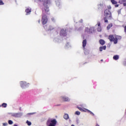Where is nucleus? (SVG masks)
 <instances>
[{"label":"nucleus","mask_w":126,"mask_h":126,"mask_svg":"<svg viewBox=\"0 0 126 126\" xmlns=\"http://www.w3.org/2000/svg\"><path fill=\"white\" fill-rule=\"evenodd\" d=\"M108 39L110 42H113L114 44H118V40H121L122 36L111 34L109 35Z\"/></svg>","instance_id":"nucleus-1"},{"label":"nucleus","mask_w":126,"mask_h":126,"mask_svg":"<svg viewBox=\"0 0 126 126\" xmlns=\"http://www.w3.org/2000/svg\"><path fill=\"white\" fill-rule=\"evenodd\" d=\"M103 20L105 23H108V19H112V13L108 9L104 10Z\"/></svg>","instance_id":"nucleus-2"},{"label":"nucleus","mask_w":126,"mask_h":126,"mask_svg":"<svg viewBox=\"0 0 126 126\" xmlns=\"http://www.w3.org/2000/svg\"><path fill=\"white\" fill-rule=\"evenodd\" d=\"M46 125L48 126H56L57 125V120L56 119H48Z\"/></svg>","instance_id":"nucleus-3"},{"label":"nucleus","mask_w":126,"mask_h":126,"mask_svg":"<svg viewBox=\"0 0 126 126\" xmlns=\"http://www.w3.org/2000/svg\"><path fill=\"white\" fill-rule=\"evenodd\" d=\"M50 12V9L48 6H44V8L42 9V15H46L48 14Z\"/></svg>","instance_id":"nucleus-4"},{"label":"nucleus","mask_w":126,"mask_h":126,"mask_svg":"<svg viewBox=\"0 0 126 126\" xmlns=\"http://www.w3.org/2000/svg\"><path fill=\"white\" fill-rule=\"evenodd\" d=\"M41 21L43 25L47 24V22H48V18L47 17L46 15H42Z\"/></svg>","instance_id":"nucleus-5"},{"label":"nucleus","mask_w":126,"mask_h":126,"mask_svg":"<svg viewBox=\"0 0 126 126\" xmlns=\"http://www.w3.org/2000/svg\"><path fill=\"white\" fill-rule=\"evenodd\" d=\"M61 102H68L69 101V98L66 96H62L61 97Z\"/></svg>","instance_id":"nucleus-6"},{"label":"nucleus","mask_w":126,"mask_h":126,"mask_svg":"<svg viewBox=\"0 0 126 126\" xmlns=\"http://www.w3.org/2000/svg\"><path fill=\"white\" fill-rule=\"evenodd\" d=\"M60 35L64 37L66 36V30L62 29L60 31Z\"/></svg>","instance_id":"nucleus-7"},{"label":"nucleus","mask_w":126,"mask_h":126,"mask_svg":"<svg viewBox=\"0 0 126 126\" xmlns=\"http://www.w3.org/2000/svg\"><path fill=\"white\" fill-rule=\"evenodd\" d=\"M48 4H51V0H44L43 1V6H48Z\"/></svg>","instance_id":"nucleus-8"},{"label":"nucleus","mask_w":126,"mask_h":126,"mask_svg":"<svg viewBox=\"0 0 126 126\" xmlns=\"http://www.w3.org/2000/svg\"><path fill=\"white\" fill-rule=\"evenodd\" d=\"M92 28L89 29L88 28H86L85 30V32H87V33H89V34H90V33H92Z\"/></svg>","instance_id":"nucleus-9"},{"label":"nucleus","mask_w":126,"mask_h":126,"mask_svg":"<svg viewBox=\"0 0 126 126\" xmlns=\"http://www.w3.org/2000/svg\"><path fill=\"white\" fill-rule=\"evenodd\" d=\"M11 117H14V118H19V113H11Z\"/></svg>","instance_id":"nucleus-10"},{"label":"nucleus","mask_w":126,"mask_h":126,"mask_svg":"<svg viewBox=\"0 0 126 126\" xmlns=\"http://www.w3.org/2000/svg\"><path fill=\"white\" fill-rule=\"evenodd\" d=\"M82 44L83 48H85V47H86V44H87V40H86V39L83 40Z\"/></svg>","instance_id":"nucleus-11"},{"label":"nucleus","mask_w":126,"mask_h":126,"mask_svg":"<svg viewBox=\"0 0 126 126\" xmlns=\"http://www.w3.org/2000/svg\"><path fill=\"white\" fill-rule=\"evenodd\" d=\"M106 48H107V47L106 46V45L100 47H99L100 52H102V51H103V50H106Z\"/></svg>","instance_id":"nucleus-12"},{"label":"nucleus","mask_w":126,"mask_h":126,"mask_svg":"<svg viewBox=\"0 0 126 126\" xmlns=\"http://www.w3.org/2000/svg\"><path fill=\"white\" fill-rule=\"evenodd\" d=\"M25 86H26V82L23 81L21 82V87L22 88H23Z\"/></svg>","instance_id":"nucleus-13"},{"label":"nucleus","mask_w":126,"mask_h":126,"mask_svg":"<svg viewBox=\"0 0 126 126\" xmlns=\"http://www.w3.org/2000/svg\"><path fill=\"white\" fill-rule=\"evenodd\" d=\"M121 3H123L124 6H126V0H120Z\"/></svg>","instance_id":"nucleus-14"},{"label":"nucleus","mask_w":126,"mask_h":126,"mask_svg":"<svg viewBox=\"0 0 126 126\" xmlns=\"http://www.w3.org/2000/svg\"><path fill=\"white\" fill-rule=\"evenodd\" d=\"M113 58L114 61H118V60L120 59V57L119 56V55H115L113 56Z\"/></svg>","instance_id":"nucleus-15"},{"label":"nucleus","mask_w":126,"mask_h":126,"mask_svg":"<svg viewBox=\"0 0 126 126\" xmlns=\"http://www.w3.org/2000/svg\"><path fill=\"white\" fill-rule=\"evenodd\" d=\"M26 13H27V14H29V13H30V12H31V8H27L26 10H25Z\"/></svg>","instance_id":"nucleus-16"},{"label":"nucleus","mask_w":126,"mask_h":126,"mask_svg":"<svg viewBox=\"0 0 126 126\" xmlns=\"http://www.w3.org/2000/svg\"><path fill=\"white\" fill-rule=\"evenodd\" d=\"M112 27H113V24L112 23L109 24L107 27V30H110V29H111Z\"/></svg>","instance_id":"nucleus-17"},{"label":"nucleus","mask_w":126,"mask_h":126,"mask_svg":"<svg viewBox=\"0 0 126 126\" xmlns=\"http://www.w3.org/2000/svg\"><path fill=\"white\" fill-rule=\"evenodd\" d=\"M105 42L104 40H103V39L99 40V44H100V45H101V46L105 45Z\"/></svg>","instance_id":"nucleus-18"},{"label":"nucleus","mask_w":126,"mask_h":126,"mask_svg":"<svg viewBox=\"0 0 126 126\" xmlns=\"http://www.w3.org/2000/svg\"><path fill=\"white\" fill-rule=\"evenodd\" d=\"M7 106V104L6 103H3L1 105H0V107H2V108H6Z\"/></svg>","instance_id":"nucleus-19"},{"label":"nucleus","mask_w":126,"mask_h":126,"mask_svg":"<svg viewBox=\"0 0 126 126\" xmlns=\"http://www.w3.org/2000/svg\"><path fill=\"white\" fill-rule=\"evenodd\" d=\"M63 118L65 120H68V119L69 118V116H68V114H65Z\"/></svg>","instance_id":"nucleus-20"},{"label":"nucleus","mask_w":126,"mask_h":126,"mask_svg":"<svg viewBox=\"0 0 126 126\" xmlns=\"http://www.w3.org/2000/svg\"><path fill=\"white\" fill-rule=\"evenodd\" d=\"M111 1L112 2V4H117V3H118L117 1H116L115 0H111Z\"/></svg>","instance_id":"nucleus-21"},{"label":"nucleus","mask_w":126,"mask_h":126,"mask_svg":"<svg viewBox=\"0 0 126 126\" xmlns=\"http://www.w3.org/2000/svg\"><path fill=\"white\" fill-rule=\"evenodd\" d=\"M86 110V111H87V112H88V113H90V114H91V115H92L93 116H94V113H93L91 111L88 110V109H85Z\"/></svg>","instance_id":"nucleus-22"},{"label":"nucleus","mask_w":126,"mask_h":126,"mask_svg":"<svg viewBox=\"0 0 126 126\" xmlns=\"http://www.w3.org/2000/svg\"><path fill=\"white\" fill-rule=\"evenodd\" d=\"M26 123L27 124L28 126H30L31 125H32V123L31 122H30L29 121H27Z\"/></svg>","instance_id":"nucleus-23"},{"label":"nucleus","mask_w":126,"mask_h":126,"mask_svg":"<svg viewBox=\"0 0 126 126\" xmlns=\"http://www.w3.org/2000/svg\"><path fill=\"white\" fill-rule=\"evenodd\" d=\"M78 109H79V110H80V111H81V112H85V109H83L81 107H78Z\"/></svg>","instance_id":"nucleus-24"},{"label":"nucleus","mask_w":126,"mask_h":126,"mask_svg":"<svg viewBox=\"0 0 126 126\" xmlns=\"http://www.w3.org/2000/svg\"><path fill=\"white\" fill-rule=\"evenodd\" d=\"M4 3L2 1V0H0V5H3Z\"/></svg>","instance_id":"nucleus-25"},{"label":"nucleus","mask_w":126,"mask_h":126,"mask_svg":"<svg viewBox=\"0 0 126 126\" xmlns=\"http://www.w3.org/2000/svg\"><path fill=\"white\" fill-rule=\"evenodd\" d=\"M8 123L9 125H12V124H13V122H12V121L11 120H9Z\"/></svg>","instance_id":"nucleus-26"},{"label":"nucleus","mask_w":126,"mask_h":126,"mask_svg":"<svg viewBox=\"0 0 126 126\" xmlns=\"http://www.w3.org/2000/svg\"><path fill=\"white\" fill-rule=\"evenodd\" d=\"M75 114V115H80V112H79V111H76Z\"/></svg>","instance_id":"nucleus-27"},{"label":"nucleus","mask_w":126,"mask_h":126,"mask_svg":"<svg viewBox=\"0 0 126 126\" xmlns=\"http://www.w3.org/2000/svg\"><path fill=\"white\" fill-rule=\"evenodd\" d=\"M107 8L108 10H110L109 9H111V8H112V7H111V5H108L107 6Z\"/></svg>","instance_id":"nucleus-28"},{"label":"nucleus","mask_w":126,"mask_h":126,"mask_svg":"<svg viewBox=\"0 0 126 126\" xmlns=\"http://www.w3.org/2000/svg\"><path fill=\"white\" fill-rule=\"evenodd\" d=\"M100 25H101V23H100V22H98V23H97V26H100Z\"/></svg>","instance_id":"nucleus-29"},{"label":"nucleus","mask_w":126,"mask_h":126,"mask_svg":"<svg viewBox=\"0 0 126 126\" xmlns=\"http://www.w3.org/2000/svg\"><path fill=\"white\" fill-rule=\"evenodd\" d=\"M7 123H3V126H7Z\"/></svg>","instance_id":"nucleus-30"},{"label":"nucleus","mask_w":126,"mask_h":126,"mask_svg":"<svg viewBox=\"0 0 126 126\" xmlns=\"http://www.w3.org/2000/svg\"><path fill=\"white\" fill-rule=\"evenodd\" d=\"M124 32L126 33V26L124 27Z\"/></svg>","instance_id":"nucleus-31"},{"label":"nucleus","mask_w":126,"mask_h":126,"mask_svg":"<svg viewBox=\"0 0 126 126\" xmlns=\"http://www.w3.org/2000/svg\"><path fill=\"white\" fill-rule=\"evenodd\" d=\"M97 31H99V32H101V28H98L97 29Z\"/></svg>","instance_id":"nucleus-32"},{"label":"nucleus","mask_w":126,"mask_h":126,"mask_svg":"<svg viewBox=\"0 0 126 126\" xmlns=\"http://www.w3.org/2000/svg\"><path fill=\"white\" fill-rule=\"evenodd\" d=\"M115 7H119V4H116V5H115Z\"/></svg>","instance_id":"nucleus-33"},{"label":"nucleus","mask_w":126,"mask_h":126,"mask_svg":"<svg viewBox=\"0 0 126 126\" xmlns=\"http://www.w3.org/2000/svg\"><path fill=\"white\" fill-rule=\"evenodd\" d=\"M40 22H41V20H38V23H40Z\"/></svg>","instance_id":"nucleus-34"},{"label":"nucleus","mask_w":126,"mask_h":126,"mask_svg":"<svg viewBox=\"0 0 126 126\" xmlns=\"http://www.w3.org/2000/svg\"><path fill=\"white\" fill-rule=\"evenodd\" d=\"M100 62H103V59H101V60H100Z\"/></svg>","instance_id":"nucleus-35"},{"label":"nucleus","mask_w":126,"mask_h":126,"mask_svg":"<svg viewBox=\"0 0 126 126\" xmlns=\"http://www.w3.org/2000/svg\"><path fill=\"white\" fill-rule=\"evenodd\" d=\"M14 126H17V125L15 124Z\"/></svg>","instance_id":"nucleus-36"},{"label":"nucleus","mask_w":126,"mask_h":126,"mask_svg":"<svg viewBox=\"0 0 126 126\" xmlns=\"http://www.w3.org/2000/svg\"><path fill=\"white\" fill-rule=\"evenodd\" d=\"M30 115H33V113H30Z\"/></svg>","instance_id":"nucleus-37"}]
</instances>
